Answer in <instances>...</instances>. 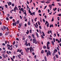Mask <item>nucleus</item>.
<instances>
[{"label": "nucleus", "instance_id": "obj_26", "mask_svg": "<svg viewBox=\"0 0 61 61\" xmlns=\"http://www.w3.org/2000/svg\"><path fill=\"white\" fill-rule=\"evenodd\" d=\"M38 23L39 25H40V22L39 21H38Z\"/></svg>", "mask_w": 61, "mask_h": 61}, {"label": "nucleus", "instance_id": "obj_27", "mask_svg": "<svg viewBox=\"0 0 61 61\" xmlns=\"http://www.w3.org/2000/svg\"><path fill=\"white\" fill-rule=\"evenodd\" d=\"M39 32L41 34H42V32H41V30H39Z\"/></svg>", "mask_w": 61, "mask_h": 61}, {"label": "nucleus", "instance_id": "obj_13", "mask_svg": "<svg viewBox=\"0 0 61 61\" xmlns=\"http://www.w3.org/2000/svg\"><path fill=\"white\" fill-rule=\"evenodd\" d=\"M30 21H28V25H30Z\"/></svg>", "mask_w": 61, "mask_h": 61}, {"label": "nucleus", "instance_id": "obj_14", "mask_svg": "<svg viewBox=\"0 0 61 61\" xmlns=\"http://www.w3.org/2000/svg\"><path fill=\"white\" fill-rule=\"evenodd\" d=\"M16 23L17 24H19V20H18L16 22Z\"/></svg>", "mask_w": 61, "mask_h": 61}, {"label": "nucleus", "instance_id": "obj_52", "mask_svg": "<svg viewBox=\"0 0 61 61\" xmlns=\"http://www.w3.org/2000/svg\"><path fill=\"white\" fill-rule=\"evenodd\" d=\"M15 41H14L13 42V45H15Z\"/></svg>", "mask_w": 61, "mask_h": 61}, {"label": "nucleus", "instance_id": "obj_11", "mask_svg": "<svg viewBox=\"0 0 61 61\" xmlns=\"http://www.w3.org/2000/svg\"><path fill=\"white\" fill-rule=\"evenodd\" d=\"M9 34V33H8L7 32L6 33H5V36H7V35H8Z\"/></svg>", "mask_w": 61, "mask_h": 61}, {"label": "nucleus", "instance_id": "obj_18", "mask_svg": "<svg viewBox=\"0 0 61 61\" xmlns=\"http://www.w3.org/2000/svg\"><path fill=\"white\" fill-rule=\"evenodd\" d=\"M45 1L44 0H43L42 1H41V3H45Z\"/></svg>", "mask_w": 61, "mask_h": 61}, {"label": "nucleus", "instance_id": "obj_25", "mask_svg": "<svg viewBox=\"0 0 61 61\" xmlns=\"http://www.w3.org/2000/svg\"><path fill=\"white\" fill-rule=\"evenodd\" d=\"M56 56L57 58H58V55H56Z\"/></svg>", "mask_w": 61, "mask_h": 61}, {"label": "nucleus", "instance_id": "obj_62", "mask_svg": "<svg viewBox=\"0 0 61 61\" xmlns=\"http://www.w3.org/2000/svg\"><path fill=\"white\" fill-rule=\"evenodd\" d=\"M21 55H23V52H21Z\"/></svg>", "mask_w": 61, "mask_h": 61}, {"label": "nucleus", "instance_id": "obj_45", "mask_svg": "<svg viewBox=\"0 0 61 61\" xmlns=\"http://www.w3.org/2000/svg\"><path fill=\"white\" fill-rule=\"evenodd\" d=\"M21 11H23V10H24V9L23 8H21Z\"/></svg>", "mask_w": 61, "mask_h": 61}, {"label": "nucleus", "instance_id": "obj_37", "mask_svg": "<svg viewBox=\"0 0 61 61\" xmlns=\"http://www.w3.org/2000/svg\"><path fill=\"white\" fill-rule=\"evenodd\" d=\"M34 25L36 28H37V26H36V24H34Z\"/></svg>", "mask_w": 61, "mask_h": 61}, {"label": "nucleus", "instance_id": "obj_30", "mask_svg": "<svg viewBox=\"0 0 61 61\" xmlns=\"http://www.w3.org/2000/svg\"><path fill=\"white\" fill-rule=\"evenodd\" d=\"M7 47H8L9 46V47H11V46L10 45H9L8 44H7Z\"/></svg>", "mask_w": 61, "mask_h": 61}, {"label": "nucleus", "instance_id": "obj_7", "mask_svg": "<svg viewBox=\"0 0 61 61\" xmlns=\"http://www.w3.org/2000/svg\"><path fill=\"white\" fill-rule=\"evenodd\" d=\"M16 7L15 6V7L14 8V10L15 12H16Z\"/></svg>", "mask_w": 61, "mask_h": 61}, {"label": "nucleus", "instance_id": "obj_23", "mask_svg": "<svg viewBox=\"0 0 61 61\" xmlns=\"http://www.w3.org/2000/svg\"><path fill=\"white\" fill-rule=\"evenodd\" d=\"M53 40L54 42H56V39L55 38H53Z\"/></svg>", "mask_w": 61, "mask_h": 61}, {"label": "nucleus", "instance_id": "obj_53", "mask_svg": "<svg viewBox=\"0 0 61 61\" xmlns=\"http://www.w3.org/2000/svg\"><path fill=\"white\" fill-rule=\"evenodd\" d=\"M32 14H33V15H35V13L34 12H33L32 13Z\"/></svg>", "mask_w": 61, "mask_h": 61}, {"label": "nucleus", "instance_id": "obj_58", "mask_svg": "<svg viewBox=\"0 0 61 61\" xmlns=\"http://www.w3.org/2000/svg\"><path fill=\"white\" fill-rule=\"evenodd\" d=\"M58 15L59 16H61V14H60L59 15Z\"/></svg>", "mask_w": 61, "mask_h": 61}, {"label": "nucleus", "instance_id": "obj_19", "mask_svg": "<svg viewBox=\"0 0 61 61\" xmlns=\"http://www.w3.org/2000/svg\"><path fill=\"white\" fill-rule=\"evenodd\" d=\"M46 49H48L49 50H50V47H49V46L47 47Z\"/></svg>", "mask_w": 61, "mask_h": 61}, {"label": "nucleus", "instance_id": "obj_33", "mask_svg": "<svg viewBox=\"0 0 61 61\" xmlns=\"http://www.w3.org/2000/svg\"><path fill=\"white\" fill-rule=\"evenodd\" d=\"M41 38H43V39L44 38V36H43L42 35H41Z\"/></svg>", "mask_w": 61, "mask_h": 61}, {"label": "nucleus", "instance_id": "obj_56", "mask_svg": "<svg viewBox=\"0 0 61 61\" xmlns=\"http://www.w3.org/2000/svg\"><path fill=\"white\" fill-rule=\"evenodd\" d=\"M2 36V33H0V36Z\"/></svg>", "mask_w": 61, "mask_h": 61}, {"label": "nucleus", "instance_id": "obj_8", "mask_svg": "<svg viewBox=\"0 0 61 61\" xmlns=\"http://www.w3.org/2000/svg\"><path fill=\"white\" fill-rule=\"evenodd\" d=\"M55 50H54V53H56V52H57V50H56V49L55 48Z\"/></svg>", "mask_w": 61, "mask_h": 61}, {"label": "nucleus", "instance_id": "obj_50", "mask_svg": "<svg viewBox=\"0 0 61 61\" xmlns=\"http://www.w3.org/2000/svg\"><path fill=\"white\" fill-rule=\"evenodd\" d=\"M27 3L28 5H29V2H28V1L27 0Z\"/></svg>", "mask_w": 61, "mask_h": 61}, {"label": "nucleus", "instance_id": "obj_24", "mask_svg": "<svg viewBox=\"0 0 61 61\" xmlns=\"http://www.w3.org/2000/svg\"><path fill=\"white\" fill-rule=\"evenodd\" d=\"M44 50H42V51L41 53V54H44Z\"/></svg>", "mask_w": 61, "mask_h": 61}, {"label": "nucleus", "instance_id": "obj_12", "mask_svg": "<svg viewBox=\"0 0 61 61\" xmlns=\"http://www.w3.org/2000/svg\"><path fill=\"white\" fill-rule=\"evenodd\" d=\"M51 44H52V45H53V46H54V41H51Z\"/></svg>", "mask_w": 61, "mask_h": 61}, {"label": "nucleus", "instance_id": "obj_21", "mask_svg": "<svg viewBox=\"0 0 61 61\" xmlns=\"http://www.w3.org/2000/svg\"><path fill=\"white\" fill-rule=\"evenodd\" d=\"M53 59L54 60V61H55V60H56V56H54L53 57Z\"/></svg>", "mask_w": 61, "mask_h": 61}, {"label": "nucleus", "instance_id": "obj_55", "mask_svg": "<svg viewBox=\"0 0 61 61\" xmlns=\"http://www.w3.org/2000/svg\"><path fill=\"white\" fill-rule=\"evenodd\" d=\"M13 17L11 16L10 17V19H13Z\"/></svg>", "mask_w": 61, "mask_h": 61}, {"label": "nucleus", "instance_id": "obj_61", "mask_svg": "<svg viewBox=\"0 0 61 61\" xmlns=\"http://www.w3.org/2000/svg\"><path fill=\"white\" fill-rule=\"evenodd\" d=\"M43 22H44V23L45 22V19H43Z\"/></svg>", "mask_w": 61, "mask_h": 61}, {"label": "nucleus", "instance_id": "obj_42", "mask_svg": "<svg viewBox=\"0 0 61 61\" xmlns=\"http://www.w3.org/2000/svg\"><path fill=\"white\" fill-rule=\"evenodd\" d=\"M57 49L58 50V51H59V49L58 48V47H57Z\"/></svg>", "mask_w": 61, "mask_h": 61}, {"label": "nucleus", "instance_id": "obj_28", "mask_svg": "<svg viewBox=\"0 0 61 61\" xmlns=\"http://www.w3.org/2000/svg\"><path fill=\"white\" fill-rule=\"evenodd\" d=\"M14 11V9H13L12 10H10V13H12V11Z\"/></svg>", "mask_w": 61, "mask_h": 61}, {"label": "nucleus", "instance_id": "obj_10", "mask_svg": "<svg viewBox=\"0 0 61 61\" xmlns=\"http://www.w3.org/2000/svg\"><path fill=\"white\" fill-rule=\"evenodd\" d=\"M49 7L50 8V9H51L52 8V6L51 5H49Z\"/></svg>", "mask_w": 61, "mask_h": 61}, {"label": "nucleus", "instance_id": "obj_9", "mask_svg": "<svg viewBox=\"0 0 61 61\" xmlns=\"http://www.w3.org/2000/svg\"><path fill=\"white\" fill-rule=\"evenodd\" d=\"M3 29H4L5 30L6 29V27L4 26H3Z\"/></svg>", "mask_w": 61, "mask_h": 61}, {"label": "nucleus", "instance_id": "obj_17", "mask_svg": "<svg viewBox=\"0 0 61 61\" xmlns=\"http://www.w3.org/2000/svg\"><path fill=\"white\" fill-rule=\"evenodd\" d=\"M42 34H43L42 35L44 36H45V33H44V32H43V31H42Z\"/></svg>", "mask_w": 61, "mask_h": 61}, {"label": "nucleus", "instance_id": "obj_2", "mask_svg": "<svg viewBox=\"0 0 61 61\" xmlns=\"http://www.w3.org/2000/svg\"><path fill=\"white\" fill-rule=\"evenodd\" d=\"M48 52H47V54L46 56H48V55L51 56V52L49 50H48Z\"/></svg>", "mask_w": 61, "mask_h": 61}, {"label": "nucleus", "instance_id": "obj_1", "mask_svg": "<svg viewBox=\"0 0 61 61\" xmlns=\"http://www.w3.org/2000/svg\"><path fill=\"white\" fill-rule=\"evenodd\" d=\"M32 41L33 43L34 44L35 43V44H37V41H36V39H33L32 40Z\"/></svg>", "mask_w": 61, "mask_h": 61}, {"label": "nucleus", "instance_id": "obj_60", "mask_svg": "<svg viewBox=\"0 0 61 61\" xmlns=\"http://www.w3.org/2000/svg\"><path fill=\"white\" fill-rule=\"evenodd\" d=\"M51 5H53V6H55V4H54L52 3V4Z\"/></svg>", "mask_w": 61, "mask_h": 61}, {"label": "nucleus", "instance_id": "obj_38", "mask_svg": "<svg viewBox=\"0 0 61 61\" xmlns=\"http://www.w3.org/2000/svg\"><path fill=\"white\" fill-rule=\"evenodd\" d=\"M28 38L29 39H31V36H29Z\"/></svg>", "mask_w": 61, "mask_h": 61}, {"label": "nucleus", "instance_id": "obj_39", "mask_svg": "<svg viewBox=\"0 0 61 61\" xmlns=\"http://www.w3.org/2000/svg\"><path fill=\"white\" fill-rule=\"evenodd\" d=\"M14 46H15L16 48H17V47H18V46H17V45H14Z\"/></svg>", "mask_w": 61, "mask_h": 61}, {"label": "nucleus", "instance_id": "obj_22", "mask_svg": "<svg viewBox=\"0 0 61 61\" xmlns=\"http://www.w3.org/2000/svg\"><path fill=\"white\" fill-rule=\"evenodd\" d=\"M27 32H26V34H28V33H29V31H28V30H27Z\"/></svg>", "mask_w": 61, "mask_h": 61}, {"label": "nucleus", "instance_id": "obj_54", "mask_svg": "<svg viewBox=\"0 0 61 61\" xmlns=\"http://www.w3.org/2000/svg\"><path fill=\"white\" fill-rule=\"evenodd\" d=\"M16 40L17 41H19V39L17 38H16Z\"/></svg>", "mask_w": 61, "mask_h": 61}, {"label": "nucleus", "instance_id": "obj_48", "mask_svg": "<svg viewBox=\"0 0 61 61\" xmlns=\"http://www.w3.org/2000/svg\"><path fill=\"white\" fill-rule=\"evenodd\" d=\"M55 53L54 52H53V54H52V55L54 56H55Z\"/></svg>", "mask_w": 61, "mask_h": 61}, {"label": "nucleus", "instance_id": "obj_63", "mask_svg": "<svg viewBox=\"0 0 61 61\" xmlns=\"http://www.w3.org/2000/svg\"><path fill=\"white\" fill-rule=\"evenodd\" d=\"M46 7H47V6H45V7L44 8V9H45L46 8Z\"/></svg>", "mask_w": 61, "mask_h": 61}, {"label": "nucleus", "instance_id": "obj_29", "mask_svg": "<svg viewBox=\"0 0 61 61\" xmlns=\"http://www.w3.org/2000/svg\"><path fill=\"white\" fill-rule=\"evenodd\" d=\"M6 19L7 21H8L9 20V18L8 17H7L6 18Z\"/></svg>", "mask_w": 61, "mask_h": 61}, {"label": "nucleus", "instance_id": "obj_3", "mask_svg": "<svg viewBox=\"0 0 61 61\" xmlns=\"http://www.w3.org/2000/svg\"><path fill=\"white\" fill-rule=\"evenodd\" d=\"M30 51L31 53H32V52H34V49H33V48L32 47V46H31V47L30 48Z\"/></svg>", "mask_w": 61, "mask_h": 61}, {"label": "nucleus", "instance_id": "obj_6", "mask_svg": "<svg viewBox=\"0 0 61 61\" xmlns=\"http://www.w3.org/2000/svg\"><path fill=\"white\" fill-rule=\"evenodd\" d=\"M27 41H26L25 42V46H28V44H27Z\"/></svg>", "mask_w": 61, "mask_h": 61}, {"label": "nucleus", "instance_id": "obj_43", "mask_svg": "<svg viewBox=\"0 0 61 61\" xmlns=\"http://www.w3.org/2000/svg\"><path fill=\"white\" fill-rule=\"evenodd\" d=\"M30 33H32V30H30Z\"/></svg>", "mask_w": 61, "mask_h": 61}, {"label": "nucleus", "instance_id": "obj_47", "mask_svg": "<svg viewBox=\"0 0 61 61\" xmlns=\"http://www.w3.org/2000/svg\"><path fill=\"white\" fill-rule=\"evenodd\" d=\"M2 45H3V46H5V43H3L2 44Z\"/></svg>", "mask_w": 61, "mask_h": 61}, {"label": "nucleus", "instance_id": "obj_64", "mask_svg": "<svg viewBox=\"0 0 61 61\" xmlns=\"http://www.w3.org/2000/svg\"><path fill=\"white\" fill-rule=\"evenodd\" d=\"M58 4L60 6H61V4H60V3H58Z\"/></svg>", "mask_w": 61, "mask_h": 61}, {"label": "nucleus", "instance_id": "obj_40", "mask_svg": "<svg viewBox=\"0 0 61 61\" xmlns=\"http://www.w3.org/2000/svg\"><path fill=\"white\" fill-rule=\"evenodd\" d=\"M28 11L29 13H31V12L30 11V10H28Z\"/></svg>", "mask_w": 61, "mask_h": 61}, {"label": "nucleus", "instance_id": "obj_44", "mask_svg": "<svg viewBox=\"0 0 61 61\" xmlns=\"http://www.w3.org/2000/svg\"><path fill=\"white\" fill-rule=\"evenodd\" d=\"M27 8H28V9H29L30 10V9L29 8V7H28V5H27Z\"/></svg>", "mask_w": 61, "mask_h": 61}, {"label": "nucleus", "instance_id": "obj_49", "mask_svg": "<svg viewBox=\"0 0 61 61\" xmlns=\"http://www.w3.org/2000/svg\"><path fill=\"white\" fill-rule=\"evenodd\" d=\"M53 24H52L51 25V24H50V27H52V26H53Z\"/></svg>", "mask_w": 61, "mask_h": 61}, {"label": "nucleus", "instance_id": "obj_46", "mask_svg": "<svg viewBox=\"0 0 61 61\" xmlns=\"http://www.w3.org/2000/svg\"><path fill=\"white\" fill-rule=\"evenodd\" d=\"M38 12L39 13H41V10H39L38 11Z\"/></svg>", "mask_w": 61, "mask_h": 61}, {"label": "nucleus", "instance_id": "obj_32", "mask_svg": "<svg viewBox=\"0 0 61 61\" xmlns=\"http://www.w3.org/2000/svg\"><path fill=\"white\" fill-rule=\"evenodd\" d=\"M32 36L33 38H35V36H34V34H32Z\"/></svg>", "mask_w": 61, "mask_h": 61}, {"label": "nucleus", "instance_id": "obj_31", "mask_svg": "<svg viewBox=\"0 0 61 61\" xmlns=\"http://www.w3.org/2000/svg\"><path fill=\"white\" fill-rule=\"evenodd\" d=\"M5 7L6 8H7L8 7V6H7V5H5Z\"/></svg>", "mask_w": 61, "mask_h": 61}, {"label": "nucleus", "instance_id": "obj_51", "mask_svg": "<svg viewBox=\"0 0 61 61\" xmlns=\"http://www.w3.org/2000/svg\"><path fill=\"white\" fill-rule=\"evenodd\" d=\"M47 44H48V45H49V44H50V42H48Z\"/></svg>", "mask_w": 61, "mask_h": 61}, {"label": "nucleus", "instance_id": "obj_36", "mask_svg": "<svg viewBox=\"0 0 61 61\" xmlns=\"http://www.w3.org/2000/svg\"><path fill=\"white\" fill-rule=\"evenodd\" d=\"M54 17H53L52 20H51V22H53V21H54Z\"/></svg>", "mask_w": 61, "mask_h": 61}, {"label": "nucleus", "instance_id": "obj_5", "mask_svg": "<svg viewBox=\"0 0 61 61\" xmlns=\"http://www.w3.org/2000/svg\"><path fill=\"white\" fill-rule=\"evenodd\" d=\"M12 25L13 26H16V22H15L14 23H12Z\"/></svg>", "mask_w": 61, "mask_h": 61}, {"label": "nucleus", "instance_id": "obj_4", "mask_svg": "<svg viewBox=\"0 0 61 61\" xmlns=\"http://www.w3.org/2000/svg\"><path fill=\"white\" fill-rule=\"evenodd\" d=\"M25 50L26 52H27V53H28V52H29L28 50H29V48L28 47L27 48V49L25 48Z\"/></svg>", "mask_w": 61, "mask_h": 61}, {"label": "nucleus", "instance_id": "obj_35", "mask_svg": "<svg viewBox=\"0 0 61 61\" xmlns=\"http://www.w3.org/2000/svg\"><path fill=\"white\" fill-rule=\"evenodd\" d=\"M39 28L40 29H42V28H41V26H39Z\"/></svg>", "mask_w": 61, "mask_h": 61}, {"label": "nucleus", "instance_id": "obj_41", "mask_svg": "<svg viewBox=\"0 0 61 61\" xmlns=\"http://www.w3.org/2000/svg\"><path fill=\"white\" fill-rule=\"evenodd\" d=\"M47 51H48L47 50H46L45 51V53H46V52H47Z\"/></svg>", "mask_w": 61, "mask_h": 61}, {"label": "nucleus", "instance_id": "obj_57", "mask_svg": "<svg viewBox=\"0 0 61 61\" xmlns=\"http://www.w3.org/2000/svg\"><path fill=\"white\" fill-rule=\"evenodd\" d=\"M7 16L8 17H9V16H10V14H8L7 15Z\"/></svg>", "mask_w": 61, "mask_h": 61}, {"label": "nucleus", "instance_id": "obj_59", "mask_svg": "<svg viewBox=\"0 0 61 61\" xmlns=\"http://www.w3.org/2000/svg\"><path fill=\"white\" fill-rule=\"evenodd\" d=\"M47 27H49V24L48 23L47 25Z\"/></svg>", "mask_w": 61, "mask_h": 61}, {"label": "nucleus", "instance_id": "obj_20", "mask_svg": "<svg viewBox=\"0 0 61 61\" xmlns=\"http://www.w3.org/2000/svg\"><path fill=\"white\" fill-rule=\"evenodd\" d=\"M43 47L44 49H46V47L45 46H43Z\"/></svg>", "mask_w": 61, "mask_h": 61}, {"label": "nucleus", "instance_id": "obj_15", "mask_svg": "<svg viewBox=\"0 0 61 61\" xmlns=\"http://www.w3.org/2000/svg\"><path fill=\"white\" fill-rule=\"evenodd\" d=\"M44 59H45V61H47V59H46V56H44Z\"/></svg>", "mask_w": 61, "mask_h": 61}, {"label": "nucleus", "instance_id": "obj_16", "mask_svg": "<svg viewBox=\"0 0 61 61\" xmlns=\"http://www.w3.org/2000/svg\"><path fill=\"white\" fill-rule=\"evenodd\" d=\"M36 35L37 36L38 38L39 37V36H38V33H36Z\"/></svg>", "mask_w": 61, "mask_h": 61}, {"label": "nucleus", "instance_id": "obj_34", "mask_svg": "<svg viewBox=\"0 0 61 61\" xmlns=\"http://www.w3.org/2000/svg\"><path fill=\"white\" fill-rule=\"evenodd\" d=\"M18 56L19 58V59H21V57H20V56H19V55H18Z\"/></svg>", "mask_w": 61, "mask_h": 61}]
</instances>
